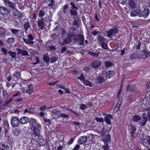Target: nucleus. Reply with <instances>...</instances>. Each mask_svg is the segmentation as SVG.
<instances>
[{
	"label": "nucleus",
	"mask_w": 150,
	"mask_h": 150,
	"mask_svg": "<svg viewBox=\"0 0 150 150\" xmlns=\"http://www.w3.org/2000/svg\"><path fill=\"white\" fill-rule=\"evenodd\" d=\"M29 123L32 135L35 137L40 136L41 125L37 122L36 120L33 118L30 119Z\"/></svg>",
	"instance_id": "nucleus-1"
},
{
	"label": "nucleus",
	"mask_w": 150,
	"mask_h": 150,
	"mask_svg": "<svg viewBox=\"0 0 150 150\" xmlns=\"http://www.w3.org/2000/svg\"><path fill=\"white\" fill-rule=\"evenodd\" d=\"M118 33V29L115 26L113 28H110L106 32L107 36L108 38H111L112 36H115Z\"/></svg>",
	"instance_id": "nucleus-2"
},
{
	"label": "nucleus",
	"mask_w": 150,
	"mask_h": 150,
	"mask_svg": "<svg viewBox=\"0 0 150 150\" xmlns=\"http://www.w3.org/2000/svg\"><path fill=\"white\" fill-rule=\"evenodd\" d=\"M11 124L13 127H18L20 124L19 118L16 116L11 117Z\"/></svg>",
	"instance_id": "nucleus-3"
},
{
	"label": "nucleus",
	"mask_w": 150,
	"mask_h": 150,
	"mask_svg": "<svg viewBox=\"0 0 150 150\" xmlns=\"http://www.w3.org/2000/svg\"><path fill=\"white\" fill-rule=\"evenodd\" d=\"M13 16L14 18L17 19H19L21 20V19H25L23 18V16L21 12L17 9H15V10L13 12Z\"/></svg>",
	"instance_id": "nucleus-4"
},
{
	"label": "nucleus",
	"mask_w": 150,
	"mask_h": 150,
	"mask_svg": "<svg viewBox=\"0 0 150 150\" xmlns=\"http://www.w3.org/2000/svg\"><path fill=\"white\" fill-rule=\"evenodd\" d=\"M10 30L11 33L16 36H23L24 35L23 32L21 31V30L11 28L10 29Z\"/></svg>",
	"instance_id": "nucleus-5"
},
{
	"label": "nucleus",
	"mask_w": 150,
	"mask_h": 150,
	"mask_svg": "<svg viewBox=\"0 0 150 150\" xmlns=\"http://www.w3.org/2000/svg\"><path fill=\"white\" fill-rule=\"evenodd\" d=\"M37 137L38 138L37 140V142L39 146H44L46 144L47 141L46 139L44 138L43 137L41 136L40 135V136Z\"/></svg>",
	"instance_id": "nucleus-6"
},
{
	"label": "nucleus",
	"mask_w": 150,
	"mask_h": 150,
	"mask_svg": "<svg viewBox=\"0 0 150 150\" xmlns=\"http://www.w3.org/2000/svg\"><path fill=\"white\" fill-rule=\"evenodd\" d=\"M106 79L103 74L98 75L96 79V83L100 84H103L106 81Z\"/></svg>",
	"instance_id": "nucleus-7"
},
{
	"label": "nucleus",
	"mask_w": 150,
	"mask_h": 150,
	"mask_svg": "<svg viewBox=\"0 0 150 150\" xmlns=\"http://www.w3.org/2000/svg\"><path fill=\"white\" fill-rule=\"evenodd\" d=\"M38 26V27L41 30H43L46 25L45 23L44 19L43 18H40L37 21Z\"/></svg>",
	"instance_id": "nucleus-8"
},
{
	"label": "nucleus",
	"mask_w": 150,
	"mask_h": 150,
	"mask_svg": "<svg viewBox=\"0 0 150 150\" xmlns=\"http://www.w3.org/2000/svg\"><path fill=\"white\" fill-rule=\"evenodd\" d=\"M27 37L28 39L24 38H23L24 42L25 43L28 44H33L34 42L33 41V40H34V37L31 34H29Z\"/></svg>",
	"instance_id": "nucleus-9"
},
{
	"label": "nucleus",
	"mask_w": 150,
	"mask_h": 150,
	"mask_svg": "<svg viewBox=\"0 0 150 150\" xmlns=\"http://www.w3.org/2000/svg\"><path fill=\"white\" fill-rule=\"evenodd\" d=\"M101 64L100 61L96 59L93 61L91 64V66L93 68H97L99 67Z\"/></svg>",
	"instance_id": "nucleus-10"
},
{
	"label": "nucleus",
	"mask_w": 150,
	"mask_h": 150,
	"mask_svg": "<svg viewBox=\"0 0 150 150\" xmlns=\"http://www.w3.org/2000/svg\"><path fill=\"white\" fill-rule=\"evenodd\" d=\"M131 16L134 17L138 16L139 17H142L141 11L140 9H137L136 10H132L130 13Z\"/></svg>",
	"instance_id": "nucleus-11"
},
{
	"label": "nucleus",
	"mask_w": 150,
	"mask_h": 150,
	"mask_svg": "<svg viewBox=\"0 0 150 150\" xmlns=\"http://www.w3.org/2000/svg\"><path fill=\"white\" fill-rule=\"evenodd\" d=\"M16 50L17 51V54L18 55L21 54L22 56H29L28 53L27 51L23 50L20 48H17Z\"/></svg>",
	"instance_id": "nucleus-12"
},
{
	"label": "nucleus",
	"mask_w": 150,
	"mask_h": 150,
	"mask_svg": "<svg viewBox=\"0 0 150 150\" xmlns=\"http://www.w3.org/2000/svg\"><path fill=\"white\" fill-rule=\"evenodd\" d=\"M87 136H81L79 138L78 140V143L79 144H83L87 141Z\"/></svg>",
	"instance_id": "nucleus-13"
},
{
	"label": "nucleus",
	"mask_w": 150,
	"mask_h": 150,
	"mask_svg": "<svg viewBox=\"0 0 150 150\" xmlns=\"http://www.w3.org/2000/svg\"><path fill=\"white\" fill-rule=\"evenodd\" d=\"M115 72L113 71H109L105 73V77L106 79L108 81L107 79H110L112 77L115 75Z\"/></svg>",
	"instance_id": "nucleus-14"
},
{
	"label": "nucleus",
	"mask_w": 150,
	"mask_h": 150,
	"mask_svg": "<svg viewBox=\"0 0 150 150\" xmlns=\"http://www.w3.org/2000/svg\"><path fill=\"white\" fill-rule=\"evenodd\" d=\"M73 18L74 19L72 24L73 25L78 26L81 23V20L77 16H73Z\"/></svg>",
	"instance_id": "nucleus-15"
},
{
	"label": "nucleus",
	"mask_w": 150,
	"mask_h": 150,
	"mask_svg": "<svg viewBox=\"0 0 150 150\" xmlns=\"http://www.w3.org/2000/svg\"><path fill=\"white\" fill-rule=\"evenodd\" d=\"M150 13L149 9L147 8H145L142 12H141L142 16L144 18H147L149 15Z\"/></svg>",
	"instance_id": "nucleus-16"
},
{
	"label": "nucleus",
	"mask_w": 150,
	"mask_h": 150,
	"mask_svg": "<svg viewBox=\"0 0 150 150\" xmlns=\"http://www.w3.org/2000/svg\"><path fill=\"white\" fill-rule=\"evenodd\" d=\"M20 124L23 125L27 123L28 122H29L30 120L26 116H23L19 119Z\"/></svg>",
	"instance_id": "nucleus-17"
},
{
	"label": "nucleus",
	"mask_w": 150,
	"mask_h": 150,
	"mask_svg": "<svg viewBox=\"0 0 150 150\" xmlns=\"http://www.w3.org/2000/svg\"><path fill=\"white\" fill-rule=\"evenodd\" d=\"M107 116H105L104 117V120L106 123L108 125L111 124L110 118L113 119V116L110 114H105Z\"/></svg>",
	"instance_id": "nucleus-18"
},
{
	"label": "nucleus",
	"mask_w": 150,
	"mask_h": 150,
	"mask_svg": "<svg viewBox=\"0 0 150 150\" xmlns=\"http://www.w3.org/2000/svg\"><path fill=\"white\" fill-rule=\"evenodd\" d=\"M4 2L5 4H7L9 7L13 9H15L16 4L14 2L10 1L9 0H5Z\"/></svg>",
	"instance_id": "nucleus-19"
},
{
	"label": "nucleus",
	"mask_w": 150,
	"mask_h": 150,
	"mask_svg": "<svg viewBox=\"0 0 150 150\" xmlns=\"http://www.w3.org/2000/svg\"><path fill=\"white\" fill-rule=\"evenodd\" d=\"M111 139V136L109 134L104 136L102 139V141L104 142V144L109 142Z\"/></svg>",
	"instance_id": "nucleus-20"
},
{
	"label": "nucleus",
	"mask_w": 150,
	"mask_h": 150,
	"mask_svg": "<svg viewBox=\"0 0 150 150\" xmlns=\"http://www.w3.org/2000/svg\"><path fill=\"white\" fill-rule=\"evenodd\" d=\"M0 13L3 15H6L8 13V11L6 7L1 6L0 7Z\"/></svg>",
	"instance_id": "nucleus-21"
},
{
	"label": "nucleus",
	"mask_w": 150,
	"mask_h": 150,
	"mask_svg": "<svg viewBox=\"0 0 150 150\" xmlns=\"http://www.w3.org/2000/svg\"><path fill=\"white\" fill-rule=\"evenodd\" d=\"M136 89V86L134 84H129L127 85V90L130 92L134 91Z\"/></svg>",
	"instance_id": "nucleus-22"
},
{
	"label": "nucleus",
	"mask_w": 150,
	"mask_h": 150,
	"mask_svg": "<svg viewBox=\"0 0 150 150\" xmlns=\"http://www.w3.org/2000/svg\"><path fill=\"white\" fill-rule=\"evenodd\" d=\"M33 86L32 85H28L26 92L29 95L31 94L33 92Z\"/></svg>",
	"instance_id": "nucleus-23"
},
{
	"label": "nucleus",
	"mask_w": 150,
	"mask_h": 150,
	"mask_svg": "<svg viewBox=\"0 0 150 150\" xmlns=\"http://www.w3.org/2000/svg\"><path fill=\"white\" fill-rule=\"evenodd\" d=\"M46 13V9L44 7L42 8L40 11L39 13V16L40 17H43Z\"/></svg>",
	"instance_id": "nucleus-24"
},
{
	"label": "nucleus",
	"mask_w": 150,
	"mask_h": 150,
	"mask_svg": "<svg viewBox=\"0 0 150 150\" xmlns=\"http://www.w3.org/2000/svg\"><path fill=\"white\" fill-rule=\"evenodd\" d=\"M98 42L99 43L106 42L107 40L106 39L104 38L103 37L100 35H98Z\"/></svg>",
	"instance_id": "nucleus-25"
},
{
	"label": "nucleus",
	"mask_w": 150,
	"mask_h": 150,
	"mask_svg": "<svg viewBox=\"0 0 150 150\" xmlns=\"http://www.w3.org/2000/svg\"><path fill=\"white\" fill-rule=\"evenodd\" d=\"M21 133V129L19 128H16L13 129V134L16 136H18Z\"/></svg>",
	"instance_id": "nucleus-26"
},
{
	"label": "nucleus",
	"mask_w": 150,
	"mask_h": 150,
	"mask_svg": "<svg viewBox=\"0 0 150 150\" xmlns=\"http://www.w3.org/2000/svg\"><path fill=\"white\" fill-rule=\"evenodd\" d=\"M132 120L134 122L139 123V121L141 120V117L138 115H135L133 117Z\"/></svg>",
	"instance_id": "nucleus-27"
},
{
	"label": "nucleus",
	"mask_w": 150,
	"mask_h": 150,
	"mask_svg": "<svg viewBox=\"0 0 150 150\" xmlns=\"http://www.w3.org/2000/svg\"><path fill=\"white\" fill-rule=\"evenodd\" d=\"M21 71H15L13 73V75L17 79H20L21 76Z\"/></svg>",
	"instance_id": "nucleus-28"
},
{
	"label": "nucleus",
	"mask_w": 150,
	"mask_h": 150,
	"mask_svg": "<svg viewBox=\"0 0 150 150\" xmlns=\"http://www.w3.org/2000/svg\"><path fill=\"white\" fill-rule=\"evenodd\" d=\"M84 38L83 35H81L79 37V39L78 40V44L80 45H84Z\"/></svg>",
	"instance_id": "nucleus-29"
},
{
	"label": "nucleus",
	"mask_w": 150,
	"mask_h": 150,
	"mask_svg": "<svg viewBox=\"0 0 150 150\" xmlns=\"http://www.w3.org/2000/svg\"><path fill=\"white\" fill-rule=\"evenodd\" d=\"M106 68L110 67L113 65L114 64L111 61H106L104 62Z\"/></svg>",
	"instance_id": "nucleus-30"
},
{
	"label": "nucleus",
	"mask_w": 150,
	"mask_h": 150,
	"mask_svg": "<svg viewBox=\"0 0 150 150\" xmlns=\"http://www.w3.org/2000/svg\"><path fill=\"white\" fill-rule=\"evenodd\" d=\"M50 59L49 57L48 54L43 55V60L46 64H47L49 63Z\"/></svg>",
	"instance_id": "nucleus-31"
},
{
	"label": "nucleus",
	"mask_w": 150,
	"mask_h": 150,
	"mask_svg": "<svg viewBox=\"0 0 150 150\" xmlns=\"http://www.w3.org/2000/svg\"><path fill=\"white\" fill-rule=\"evenodd\" d=\"M81 35V34H79L76 35L74 34V36L73 37V40L74 42H77Z\"/></svg>",
	"instance_id": "nucleus-32"
},
{
	"label": "nucleus",
	"mask_w": 150,
	"mask_h": 150,
	"mask_svg": "<svg viewBox=\"0 0 150 150\" xmlns=\"http://www.w3.org/2000/svg\"><path fill=\"white\" fill-rule=\"evenodd\" d=\"M139 57V55L137 53H134L130 55L129 56V58L130 59H135Z\"/></svg>",
	"instance_id": "nucleus-33"
},
{
	"label": "nucleus",
	"mask_w": 150,
	"mask_h": 150,
	"mask_svg": "<svg viewBox=\"0 0 150 150\" xmlns=\"http://www.w3.org/2000/svg\"><path fill=\"white\" fill-rule=\"evenodd\" d=\"M50 3L48 4L49 7H50L52 9L55 8V4L54 3V0L49 1Z\"/></svg>",
	"instance_id": "nucleus-34"
},
{
	"label": "nucleus",
	"mask_w": 150,
	"mask_h": 150,
	"mask_svg": "<svg viewBox=\"0 0 150 150\" xmlns=\"http://www.w3.org/2000/svg\"><path fill=\"white\" fill-rule=\"evenodd\" d=\"M24 28L25 32L27 31L28 29L30 28L31 27L28 21L26 22L24 24Z\"/></svg>",
	"instance_id": "nucleus-35"
},
{
	"label": "nucleus",
	"mask_w": 150,
	"mask_h": 150,
	"mask_svg": "<svg viewBox=\"0 0 150 150\" xmlns=\"http://www.w3.org/2000/svg\"><path fill=\"white\" fill-rule=\"evenodd\" d=\"M146 121L141 117V120L139 121V124L141 127H144L146 125Z\"/></svg>",
	"instance_id": "nucleus-36"
},
{
	"label": "nucleus",
	"mask_w": 150,
	"mask_h": 150,
	"mask_svg": "<svg viewBox=\"0 0 150 150\" xmlns=\"http://www.w3.org/2000/svg\"><path fill=\"white\" fill-rule=\"evenodd\" d=\"M8 54L11 56L12 59H15L16 58V53L11 51H10L8 52Z\"/></svg>",
	"instance_id": "nucleus-37"
},
{
	"label": "nucleus",
	"mask_w": 150,
	"mask_h": 150,
	"mask_svg": "<svg viewBox=\"0 0 150 150\" xmlns=\"http://www.w3.org/2000/svg\"><path fill=\"white\" fill-rule=\"evenodd\" d=\"M130 132H135L136 130V128L135 125H130L129 126Z\"/></svg>",
	"instance_id": "nucleus-38"
},
{
	"label": "nucleus",
	"mask_w": 150,
	"mask_h": 150,
	"mask_svg": "<svg viewBox=\"0 0 150 150\" xmlns=\"http://www.w3.org/2000/svg\"><path fill=\"white\" fill-rule=\"evenodd\" d=\"M129 4L132 9H134L135 8V4L133 0H129Z\"/></svg>",
	"instance_id": "nucleus-39"
},
{
	"label": "nucleus",
	"mask_w": 150,
	"mask_h": 150,
	"mask_svg": "<svg viewBox=\"0 0 150 150\" xmlns=\"http://www.w3.org/2000/svg\"><path fill=\"white\" fill-rule=\"evenodd\" d=\"M84 84L86 86L91 87L92 86V83L88 80L85 79L83 81Z\"/></svg>",
	"instance_id": "nucleus-40"
},
{
	"label": "nucleus",
	"mask_w": 150,
	"mask_h": 150,
	"mask_svg": "<svg viewBox=\"0 0 150 150\" xmlns=\"http://www.w3.org/2000/svg\"><path fill=\"white\" fill-rule=\"evenodd\" d=\"M70 13L71 16H75L77 14L76 10L71 9L70 10Z\"/></svg>",
	"instance_id": "nucleus-41"
},
{
	"label": "nucleus",
	"mask_w": 150,
	"mask_h": 150,
	"mask_svg": "<svg viewBox=\"0 0 150 150\" xmlns=\"http://www.w3.org/2000/svg\"><path fill=\"white\" fill-rule=\"evenodd\" d=\"M60 112L61 111H59V110L56 109H54L52 111V113L54 115H58Z\"/></svg>",
	"instance_id": "nucleus-42"
},
{
	"label": "nucleus",
	"mask_w": 150,
	"mask_h": 150,
	"mask_svg": "<svg viewBox=\"0 0 150 150\" xmlns=\"http://www.w3.org/2000/svg\"><path fill=\"white\" fill-rule=\"evenodd\" d=\"M58 116H59L58 117V118L63 117L64 118H69V117L68 115L63 113H60L59 115H58Z\"/></svg>",
	"instance_id": "nucleus-43"
},
{
	"label": "nucleus",
	"mask_w": 150,
	"mask_h": 150,
	"mask_svg": "<svg viewBox=\"0 0 150 150\" xmlns=\"http://www.w3.org/2000/svg\"><path fill=\"white\" fill-rule=\"evenodd\" d=\"M74 33L73 32H70L67 35V38L71 40V38L74 36Z\"/></svg>",
	"instance_id": "nucleus-44"
},
{
	"label": "nucleus",
	"mask_w": 150,
	"mask_h": 150,
	"mask_svg": "<svg viewBox=\"0 0 150 150\" xmlns=\"http://www.w3.org/2000/svg\"><path fill=\"white\" fill-rule=\"evenodd\" d=\"M13 98H10L8 100H7L3 104V106H6L8 104H9L12 101Z\"/></svg>",
	"instance_id": "nucleus-45"
},
{
	"label": "nucleus",
	"mask_w": 150,
	"mask_h": 150,
	"mask_svg": "<svg viewBox=\"0 0 150 150\" xmlns=\"http://www.w3.org/2000/svg\"><path fill=\"white\" fill-rule=\"evenodd\" d=\"M105 42L102 43L101 44V47L103 49H107L108 48V45Z\"/></svg>",
	"instance_id": "nucleus-46"
},
{
	"label": "nucleus",
	"mask_w": 150,
	"mask_h": 150,
	"mask_svg": "<svg viewBox=\"0 0 150 150\" xmlns=\"http://www.w3.org/2000/svg\"><path fill=\"white\" fill-rule=\"evenodd\" d=\"M68 7V6L67 5H64L63 8H62V9L63 10V13L66 14L67 13V8Z\"/></svg>",
	"instance_id": "nucleus-47"
},
{
	"label": "nucleus",
	"mask_w": 150,
	"mask_h": 150,
	"mask_svg": "<svg viewBox=\"0 0 150 150\" xmlns=\"http://www.w3.org/2000/svg\"><path fill=\"white\" fill-rule=\"evenodd\" d=\"M14 41V39L13 38H8L7 40V42L9 43H12Z\"/></svg>",
	"instance_id": "nucleus-48"
},
{
	"label": "nucleus",
	"mask_w": 150,
	"mask_h": 150,
	"mask_svg": "<svg viewBox=\"0 0 150 150\" xmlns=\"http://www.w3.org/2000/svg\"><path fill=\"white\" fill-rule=\"evenodd\" d=\"M102 146V148L104 150H108L110 148V146L108 145V144H106Z\"/></svg>",
	"instance_id": "nucleus-49"
},
{
	"label": "nucleus",
	"mask_w": 150,
	"mask_h": 150,
	"mask_svg": "<svg viewBox=\"0 0 150 150\" xmlns=\"http://www.w3.org/2000/svg\"><path fill=\"white\" fill-rule=\"evenodd\" d=\"M87 107L84 104L82 103L80 105V109L82 110H84L86 109Z\"/></svg>",
	"instance_id": "nucleus-50"
},
{
	"label": "nucleus",
	"mask_w": 150,
	"mask_h": 150,
	"mask_svg": "<svg viewBox=\"0 0 150 150\" xmlns=\"http://www.w3.org/2000/svg\"><path fill=\"white\" fill-rule=\"evenodd\" d=\"M72 41V40L67 38V39H65L63 40V42L65 44H67L71 42Z\"/></svg>",
	"instance_id": "nucleus-51"
},
{
	"label": "nucleus",
	"mask_w": 150,
	"mask_h": 150,
	"mask_svg": "<svg viewBox=\"0 0 150 150\" xmlns=\"http://www.w3.org/2000/svg\"><path fill=\"white\" fill-rule=\"evenodd\" d=\"M122 104V100H119L116 103V106H117L118 108H120L121 105Z\"/></svg>",
	"instance_id": "nucleus-52"
},
{
	"label": "nucleus",
	"mask_w": 150,
	"mask_h": 150,
	"mask_svg": "<svg viewBox=\"0 0 150 150\" xmlns=\"http://www.w3.org/2000/svg\"><path fill=\"white\" fill-rule=\"evenodd\" d=\"M70 5L71 6V8L73 9H77V7L76 6L75 4L73 2H71L70 3Z\"/></svg>",
	"instance_id": "nucleus-53"
},
{
	"label": "nucleus",
	"mask_w": 150,
	"mask_h": 150,
	"mask_svg": "<svg viewBox=\"0 0 150 150\" xmlns=\"http://www.w3.org/2000/svg\"><path fill=\"white\" fill-rule=\"evenodd\" d=\"M88 53L92 56L94 57H97L98 56L99 54V53H97L96 52H93L91 51L89 52Z\"/></svg>",
	"instance_id": "nucleus-54"
},
{
	"label": "nucleus",
	"mask_w": 150,
	"mask_h": 150,
	"mask_svg": "<svg viewBox=\"0 0 150 150\" xmlns=\"http://www.w3.org/2000/svg\"><path fill=\"white\" fill-rule=\"evenodd\" d=\"M95 120L97 122H103V119L102 117H96Z\"/></svg>",
	"instance_id": "nucleus-55"
},
{
	"label": "nucleus",
	"mask_w": 150,
	"mask_h": 150,
	"mask_svg": "<svg viewBox=\"0 0 150 150\" xmlns=\"http://www.w3.org/2000/svg\"><path fill=\"white\" fill-rule=\"evenodd\" d=\"M35 59L36 60V61L35 63L33 64L35 65L39 63H40V60L39 58V57L38 56H36L35 57Z\"/></svg>",
	"instance_id": "nucleus-56"
},
{
	"label": "nucleus",
	"mask_w": 150,
	"mask_h": 150,
	"mask_svg": "<svg viewBox=\"0 0 150 150\" xmlns=\"http://www.w3.org/2000/svg\"><path fill=\"white\" fill-rule=\"evenodd\" d=\"M1 51L3 52V54L4 55L6 54L7 53V50L4 47H2L1 48Z\"/></svg>",
	"instance_id": "nucleus-57"
},
{
	"label": "nucleus",
	"mask_w": 150,
	"mask_h": 150,
	"mask_svg": "<svg viewBox=\"0 0 150 150\" xmlns=\"http://www.w3.org/2000/svg\"><path fill=\"white\" fill-rule=\"evenodd\" d=\"M50 60L51 63H54L57 60V59L56 57H54L50 58Z\"/></svg>",
	"instance_id": "nucleus-58"
},
{
	"label": "nucleus",
	"mask_w": 150,
	"mask_h": 150,
	"mask_svg": "<svg viewBox=\"0 0 150 150\" xmlns=\"http://www.w3.org/2000/svg\"><path fill=\"white\" fill-rule=\"evenodd\" d=\"M1 146L2 147L3 149L5 148L6 149H9V146L8 145H6L4 143H2Z\"/></svg>",
	"instance_id": "nucleus-59"
},
{
	"label": "nucleus",
	"mask_w": 150,
	"mask_h": 150,
	"mask_svg": "<svg viewBox=\"0 0 150 150\" xmlns=\"http://www.w3.org/2000/svg\"><path fill=\"white\" fill-rule=\"evenodd\" d=\"M58 81H54L53 82H50V83H48V84L50 86H52H52H54V85H55L56 84V83H57L58 82Z\"/></svg>",
	"instance_id": "nucleus-60"
},
{
	"label": "nucleus",
	"mask_w": 150,
	"mask_h": 150,
	"mask_svg": "<svg viewBox=\"0 0 150 150\" xmlns=\"http://www.w3.org/2000/svg\"><path fill=\"white\" fill-rule=\"evenodd\" d=\"M142 52L144 54H147L148 55H149L150 54V53L149 52L147 51V50H146V49H144L142 50Z\"/></svg>",
	"instance_id": "nucleus-61"
},
{
	"label": "nucleus",
	"mask_w": 150,
	"mask_h": 150,
	"mask_svg": "<svg viewBox=\"0 0 150 150\" xmlns=\"http://www.w3.org/2000/svg\"><path fill=\"white\" fill-rule=\"evenodd\" d=\"M80 148V145L76 144L72 150H79Z\"/></svg>",
	"instance_id": "nucleus-62"
},
{
	"label": "nucleus",
	"mask_w": 150,
	"mask_h": 150,
	"mask_svg": "<svg viewBox=\"0 0 150 150\" xmlns=\"http://www.w3.org/2000/svg\"><path fill=\"white\" fill-rule=\"evenodd\" d=\"M75 137H74V138L70 139L68 142V144H72L74 142Z\"/></svg>",
	"instance_id": "nucleus-63"
},
{
	"label": "nucleus",
	"mask_w": 150,
	"mask_h": 150,
	"mask_svg": "<svg viewBox=\"0 0 150 150\" xmlns=\"http://www.w3.org/2000/svg\"><path fill=\"white\" fill-rule=\"evenodd\" d=\"M120 109V108H118L117 106L115 105L113 109V112L115 113H117L118 112Z\"/></svg>",
	"instance_id": "nucleus-64"
}]
</instances>
